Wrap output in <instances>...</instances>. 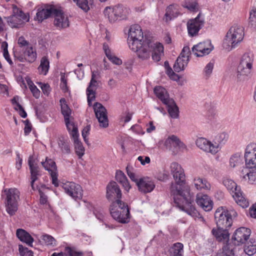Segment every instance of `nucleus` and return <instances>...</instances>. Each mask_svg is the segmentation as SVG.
Wrapping results in <instances>:
<instances>
[{
	"instance_id": "f257e3e1",
	"label": "nucleus",
	"mask_w": 256,
	"mask_h": 256,
	"mask_svg": "<svg viewBox=\"0 0 256 256\" xmlns=\"http://www.w3.org/2000/svg\"><path fill=\"white\" fill-rule=\"evenodd\" d=\"M170 170L171 174L175 180L172 183L170 191L172 194L175 196H180L185 200V204H180L175 198L174 201L176 206L193 218L198 217L199 213L192 204L194 200V194L190 192V187L185 184V174L181 166L176 162L170 164Z\"/></svg>"
},
{
	"instance_id": "f03ea898",
	"label": "nucleus",
	"mask_w": 256,
	"mask_h": 256,
	"mask_svg": "<svg viewBox=\"0 0 256 256\" xmlns=\"http://www.w3.org/2000/svg\"><path fill=\"white\" fill-rule=\"evenodd\" d=\"M132 50L136 52L138 58L142 62L149 60L152 57L155 62H159L164 54V46L160 42L144 40L140 43L134 42L130 45Z\"/></svg>"
},
{
	"instance_id": "7ed1b4c3",
	"label": "nucleus",
	"mask_w": 256,
	"mask_h": 256,
	"mask_svg": "<svg viewBox=\"0 0 256 256\" xmlns=\"http://www.w3.org/2000/svg\"><path fill=\"white\" fill-rule=\"evenodd\" d=\"M254 62V56L252 52L244 54L237 68L236 78L242 82L247 80L251 75Z\"/></svg>"
},
{
	"instance_id": "20e7f679",
	"label": "nucleus",
	"mask_w": 256,
	"mask_h": 256,
	"mask_svg": "<svg viewBox=\"0 0 256 256\" xmlns=\"http://www.w3.org/2000/svg\"><path fill=\"white\" fill-rule=\"evenodd\" d=\"M4 204L7 213L10 216L14 215L18 210L20 192L16 188H6Z\"/></svg>"
},
{
	"instance_id": "39448f33",
	"label": "nucleus",
	"mask_w": 256,
	"mask_h": 256,
	"mask_svg": "<svg viewBox=\"0 0 256 256\" xmlns=\"http://www.w3.org/2000/svg\"><path fill=\"white\" fill-rule=\"evenodd\" d=\"M112 216L119 222L126 224L128 222L130 216L128 205L120 200L114 202L110 208Z\"/></svg>"
},
{
	"instance_id": "423d86ee",
	"label": "nucleus",
	"mask_w": 256,
	"mask_h": 256,
	"mask_svg": "<svg viewBox=\"0 0 256 256\" xmlns=\"http://www.w3.org/2000/svg\"><path fill=\"white\" fill-rule=\"evenodd\" d=\"M244 28L240 25L232 26L226 33L225 40L232 48H236L243 40Z\"/></svg>"
},
{
	"instance_id": "0eeeda50",
	"label": "nucleus",
	"mask_w": 256,
	"mask_h": 256,
	"mask_svg": "<svg viewBox=\"0 0 256 256\" xmlns=\"http://www.w3.org/2000/svg\"><path fill=\"white\" fill-rule=\"evenodd\" d=\"M164 146L166 150L171 151L174 154L187 150L186 145L174 134L170 135L165 139Z\"/></svg>"
},
{
	"instance_id": "6e6552de",
	"label": "nucleus",
	"mask_w": 256,
	"mask_h": 256,
	"mask_svg": "<svg viewBox=\"0 0 256 256\" xmlns=\"http://www.w3.org/2000/svg\"><path fill=\"white\" fill-rule=\"evenodd\" d=\"M8 25L12 28H20L29 20L28 16L16 6H12V14L6 18Z\"/></svg>"
},
{
	"instance_id": "1a4fd4ad",
	"label": "nucleus",
	"mask_w": 256,
	"mask_h": 256,
	"mask_svg": "<svg viewBox=\"0 0 256 256\" xmlns=\"http://www.w3.org/2000/svg\"><path fill=\"white\" fill-rule=\"evenodd\" d=\"M214 218L217 226L228 228H230L232 224V215L229 211L223 208H218L215 212Z\"/></svg>"
},
{
	"instance_id": "9d476101",
	"label": "nucleus",
	"mask_w": 256,
	"mask_h": 256,
	"mask_svg": "<svg viewBox=\"0 0 256 256\" xmlns=\"http://www.w3.org/2000/svg\"><path fill=\"white\" fill-rule=\"evenodd\" d=\"M62 188L67 194L75 200L82 198V190L80 185L73 182H68L62 184Z\"/></svg>"
},
{
	"instance_id": "9b49d317",
	"label": "nucleus",
	"mask_w": 256,
	"mask_h": 256,
	"mask_svg": "<svg viewBox=\"0 0 256 256\" xmlns=\"http://www.w3.org/2000/svg\"><path fill=\"white\" fill-rule=\"evenodd\" d=\"M146 39L144 38V34L141 27L138 24L132 25L128 32V43L129 47L134 42L140 43Z\"/></svg>"
},
{
	"instance_id": "f8f14e48",
	"label": "nucleus",
	"mask_w": 256,
	"mask_h": 256,
	"mask_svg": "<svg viewBox=\"0 0 256 256\" xmlns=\"http://www.w3.org/2000/svg\"><path fill=\"white\" fill-rule=\"evenodd\" d=\"M94 109L100 126L103 128L108 127V121L106 108L101 104L96 102L94 106Z\"/></svg>"
},
{
	"instance_id": "ddd939ff",
	"label": "nucleus",
	"mask_w": 256,
	"mask_h": 256,
	"mask_svg": "<svg viewBox=\"0 0 256 256\" xmlns=\"http://www.w3.org/2000/svg\"><path fill=\"white\" fill-rule=\"evenodd\" d=\"M246 167L256 168V144L247 146L244 154Z\"/></svg>"
},
{
	"instance_id": "4468645a",
	"label": "nucleus",
	"mask_w": 256,
	"mask_h": 256,
	"mask_svg": "<svg viewBox=\"0 0 256 256\" xmlns=\"http://www.w3.org/2000/svg\"><path fill=\"white\" fill-rule=\"evenodd\" d=\"M42 164L44 169L48 170L50 175L52 183L55 186H58V170L55 162L52 159L46 158L45 162H42Z\"/></svg>"
},
{
	"instance_id": "2eb2a0df",
	"label": "nucleus",
	"mask_w": 256,
	"mask_h": 256,
	"mask_svg": "<svg viewBox=\"0 0 256 256\" xmlns=\"http://www.w3.org/2000/svg\"><path fill=\"white\" fill-rule=\"evenodd\" d=\"M214 47L210 41L200 42L193 46L192 52L196 56H203L209 54L213 50Z\"/></svg>"
},
{
	"instance_id": "dca6fc26",
	"label": "nucleus",
	"mask_w": 256,
	"mask_h": 256,
	"mask_svg": "<svg viewBox=\"0 0 256 256\" xmlns=\"http://www.w3.org/2000/svg\"><path fill=\"white\" fill-rule=\"evenodd\" d=\"M54 24L58 29L65 28L69 26L70 22L68 16L60 8L54 10Z\"/></svg>"
},
{
	"instance_id": "f3484780",
	"label": "nucleus",
	"mask_w": 256,
	"mask_h": 256,
	"mask_svg": "<svg viewBox=\"0 0 256 256\" xmlns=\"http://www.w3.org/2000/svg\"><path fill=\"white\" fill-rule=\"evenodd\" d=\"M196 146L205 152L214 154L218 152V145L204 138H198L196 141Z\"/></svg>"
},
{
	"instance_id": "a211bd4d",
	"label": "nucleus",
	"mask_w": 256,
	"mask_h": 256,
	"mask_svg": "<svg viewBox=\"0 0 256 256\" xmlns=\"http://www.w3.org/2000/svg\"><path fill=\"white\" fill-rule=\"evenodd\" d=\"M250 232V230L246 228L242 227L238 228L232 238L234 244L240 245L244 244L249 238Z\"/></svg>"
},
{
	"instance_id": "6ab92c4d",
	"label": "nucleus",
	"mask_w": 256,
	"mask_h": 256,
	"mask_svg": "<svg viewBox=\"0 0 256 256\" xmlns=\"http://www.w3.org/2000/svg\"><path fill=\"white\" fill-rule=\"evenodd\" d=\"M60 102L61 106L62 113L64 116L66 128L68 132H70L71 130L76 128L74 122L70 120L71 110L66 104L64 98H61Z\"/></svg>"
},
{
	"instance_id": "aec40b11",
	"label": "nucleus",
	"mask_w": 256,
	"mask_h": 256,
	"mask_svg": "<svg viewBox=\"0 0 256 256\" xmlns=\"http://www.w3.org/2000/svg\"><path fill=\"white\" fill-rule=\"evenodd\" d=\"M204 24V20L201 18L200 14L194 19L190 20L187 23L188 33L191 36H196Z\"/></svg>"
},
{
	"instance_id": "412c9836",
	"label": "nucleus",
	"mask_w": 256,
	"mask_h": 256,
	"mask_svg": "<svg viewBox=\"0 0 256 256\" xmlns=\"http://www.w3.org/2000/svg\"><path fill=\"white\" fill-rule=\"evenodd\" d=\"M28 164L30 172V186L32 189L34 190L38 189V186H35L34 183L40 176L39 168L36 160L32 156L28 158Z\"/></svg>"
},
{
	"instance_id": "4be33fe9",
	"label": "nucleus",
	"mask_w": 256,
	"mask_h": 256,
	"mask_svg": "<svg viewBox=\"0 0 256 256\" xmlns=\"http://www.w3.org/2000/svg\"><path fill=\"white\" fill-rule=\"evenodd\" d=\"M139 191L144 194L152 192L156 187L154 182L148 177L140 178L137 184Z\"/></svg>"
},
{
	"instance_id": "5701e85b",
	"label": "nucleus",
	"mask_w": 256,
	"mask_h": 256,
	"mask_svg": "<svg viewBox=\"0 0 256 256\" xmlns=\"http://www.w3.org/2000/svg\"><path fill=\"white\" fill-rule=\"evenodd\" d=\"M196 201L198 205L206 212L210 211L212 208V201L206 194H204L202 193L198 194H196Z\"/></svg>"
},
{
	"instance_id": "b1692460",
	"label": "nucleus",
	"mask_w": 256,
	"mask_h": 256,
	"mask_svg": "<svg viewBox=\"0 0 256 256\" xmlns=\"http://www.w3.org/2000/svg\"><path fill=\"white\" fill-rule=\"evenodd\" d=\"M106 197L108 200H120L122 197L121 190L115 182H110L106 186Z\"/></svg>"
},
{
	"instance_id": "393cba45",
	"label": "nucleus",
	"mask_w": 256,
	"mask_h": 256,
	"mask_svg": "<svg viewBox=\"0 0 256 256\" xmlns=\"http://www.w3.org/2000/svg\"><path fill=\"white\" fill-rule=\"evenodd\" d=\"M240 176L250 184H256V168H244L241 170Z\"/></svg>"
},
{
	"instance_id": "a878e982",
	"label": "nucleus",
	"mask_w": 256,
	"mask_h": 256,
	"mask_svg": "<svg viewBox=\"0 0 256 256\" xmlns=\"http://www.w3.org/2000/svg\"><path fill=\"white\" fill-rule=\"evenodd\" d=\"M69 132L74 140L76 153L78 156L79 158H81L84 154L85 150L82 142L78 138V128H76L72 129Z\"/></svg>"
},
{
	"instance_id": "bb28decb",
	"label": "nucleus",
	"mask_w": 256,
	"mask_h": 256,
	"mask_svg": "<svg viewBox=\"0 0 256 256\" xmlns=\"http://www.w3.org/2000/svg\"><path fill=\"white\" fill-rule=\"evenodd\" d=\"M192 185L198 190H209L211 188L210 183L206 178L200 176H196L193 178Z\"/></svg>"
},
{
	"instance_id": "cd10ccee",
	"label": "nucleus",
	"mask_w": 256,
	"mask_h": 256,
	"mask_svg": "<svg viewBox=\"0 0 256 256\" xmlns=\"http://www.w3.org/2000/svg\"><path fill=\"white\" fill-rule=\"evenodd\" d=\"M212 232L217 240L219 242H228L229 240L230 234L228 228H214Z\"/></svg>"
},
{
	"instance_id": "c85d7f7f",
	"label": "nucleus",
	"mask_w": 256,
	"mask_h": 256,
	"mask_svg": "<svg viewBox=\"0 0 256 256\" xmlns=\"http://www.w3.org/2000/svg\"><path fill=\"white\" fill-rule=\"evenodd\" d=\"M154 92L156 96L165 104L169 100L172 98H170L166 90L162 86H157L154 88Z\"/></svg>"
},
{
	"instance_id": "c756f323",
	"label": "nucleus",
	"mask_w": 256,
	"mask_h": 256,
	"mask_svg": "<svg viewBox=\"0 0 256 256\" xmlns=\"http://www.w3.org/2000/svg\"><path fill=\"white\" fill-rule=\"evenodd\" d=\"M56 8L54 6H50L48 8H42L38 10L36 13V20L40 22L43 20L48 18L51 15H54V10H56Z\"/></svg>"
},
{
	"instance_id": "7c9ffc66",
	"label": "nucleus",
	"mask_w": 256,
	"mask_h": 256,
	"mask_svg": "<svg viewBox=\"0 0 256 256\" xmlns=\"http://www.w3.org/2000/svg\"><path fill=\"white\" fill-rule=\"evenodd\" d=\"M16 234L17 237L20 241L26 243L29 246H32L34 238L26 230L22 229H18L16 230Z\"/></svg>"
},
{
	"instance_id": "2f4dec72",
	"label": "nucleus",
	"mask_w": 256,
	"mask_h": 256,
	"mask_svg": "<svg viewBox=\"0 0 256 256\" xmlns=\"http://www.w3.org/2000/svg\"><path fill=\"white\" fill-rule=\"evenodd\" d=\"M165 105L166 106L168 112L172 118H178V108L173 99L169 100Z\"/></svg>"
},
{
	"instance_id": "473e14b6",
	"label": "nucleus",
	"mask_w": 256,
	"mask_h": 256,
	"mask_svg": "<svg viewBox=\"0 0 256 256\" xmlns=\"http://www.w3.org/2000/svg\"><path fill=\"white\" fill-rule=\"evenodd\" d=\"M116 178L118 182L122 184L126 191H128L131 188L126 176L122 171L120 170H116Z\"/></svg>"
},
{
	"instance_id": "72a5a7b5",
	"label": "nucleus",
	"mask_w": 256,
	"mask_h": 256,
	"mask_svg": "<svg viewBox=\"0 0 256 256\" xmlns=\"http://www.w3.org/2000/svg\"><path fill=\"white\" fill-rule=\"evenodd\" d=\"M232 196L237 204L242 208H246L248 206V201L244 196L241 189L234 193Z\"/></svg>"
},
{
	"instance_id": "f704fd0d",
	"label": "nucleus",
	"mask_w": 256,
	"mask_h": 256,
	"mask_svg": "<svg viewBox=\"0 0 256 256\" xmlns=\"http://www.w3.org/2000/svg\"><path fill=\"white\" fill-rule=\"evenodd\" d=\"M243 164L242 156L240 153H236L232 154L230 158L229 165L231 168L240 167Z\"/></svg>"
},
{
	"instance_id": "c9c22d12",
	"label": "nucleus",
	"mask_w": 256,
	"mask_h": 256,
	"mask_svg": "<svg viewBox=\"0 0 256 256\" xmlns=\"http://www.w3.org/2000/svg\"><path fill=\"white\" fill-rule=\"evenodd\" d=\"M184 246L180 242L174 244L169 249L170 256H183Z\"/></svg>"
},
{
	"instance_id": "e433bc0d",
	"label": "nucleus",
	"mask_w": 256,
	"mask_h": 256,
	"mask_svg": "<svg viewBox=\"0 0 256 256\" xmlns=\"http://www.w3.org/2000/svg\"><path fill=\"white\" fill-rule=\"evenodd\" d=\"M223 184L232 196L234 193L240 190V186H238L233 180L230 178L224 179Z\"/></svg>"
},
{
	"instance_id": "4c0bfd02",
	"label": "nucleus",
	"mask_w": 256,
	"mask_h": 256,
	"mask_svg": "<svg viewBox=\"0 0 256 256\" xmlns=\"http://www.w3.org/2000/svg\"><path fill=\"white\" fill-rule=\"evenodd\" d=\"M103 50L105 52L106 57L114 64L120 65L122 64V61L119 58L115 56L112 53L109 48L108 45L104 43L103 44Z\"/></svg>"
},
{
	"instance_id": "58836bf2",
	"label": "nucleus",
	"mask_w": 256,
	"mask_h": 256,
	"mask_svg": "<svg viewBox=\"0 0 256 256\" xmlns=\"http://www.w3.org/2000/svg\"><path fill=\"white\" fill-rule=\"evenodd\" d=\"M190 58L178 56L174 65V69L176 72H180L184 70L187 66Z\"/></svg>"
},
{
	"instance_id": "ea45409f",
	"label": "nucleus",
	"mask_w": 256,
	"mask_h": 256,
	"mask_svg": "<svg viewBox=\"0 0 256 256\" xmlns=\"http://www.w3.org/2000/svg\"><path fill=\"white\" fill-rule=\"evenodd\" d=\"M179 12L178 10L172 6H170L166 9V12L164 18V20L166 22H168L172 18L178 16Z\"/></svg>"
},
{
	"instance_id": "a19ab883",
	"label": "nucleus",
	"mask_w": 256,
	"mask_h": 256,
	"mask_svg": "<svg viewBox=\"0 0 256 256\" xmlns=\"http://www.w3.org/2000/svg\"><path fill=\"white\" fill-rule=\"evenodd\" d=\"M24 58L30 62H34L36 58V53L32 46L22 52Z\"/></svg>"
},
{
	"instance_id": "79ce46f5",
	"label": "nucleus",
	"mask_w": 256,
	"mask_h": 256,
	"mask_svg": "<svg viewBox=\"0 0 256 256\" xmlns=\"http://www.w3.org/2000/svg\"><path fill=\"white\" fill-rule=\"evenodd\" d=\"M216 256H235L234 246L230 244H226L222 247V251L218 252Z\"/></svg>"
},
{
	"instance_id": "37998d69",
	"label": "nucleus",
	"mask_w": 256,
	"mask_h": 256,
	"mask_svg": "<svg viewBox=\"0 0 256 256\" xmlns=\"http://www.w3.org/2000/svg\"><path fill=\"white\" fill-rule=\"evenodd\" d=\"M112 8L119 19L124 18L128 14V10L122 4H118Z\"/></svg>"
},
{
	"instance_id": "c03bdc74",
	"label": "nucleus",
	"mask_w": 256,
	"mask_h": 256,
	"mask_svg": "<svg viewBox=\"0 0 256 256\" xmlns=\"http://www.w3.org/2000/svg\"><path fill=\"white\" fill-rule=\"evenodd\" d=\"M50 68V62L46 56H44L40 60V64L38 68L40 74L46 75Z\"/></svg>"
},
{
	"instance_id": "a18cd8bd",
	"label": "nucleus",
	"mask_w": 256,
	"mask_h": 256,
	"mask_svg": "<svg viewBox=\"0 0 256 256\" xmlns=\"http://www.w3.org/2000/svg\"><path fill=\"white\" fill-rule=\"evenodd\" d=\"M228 134L226 132L218 134L214 139V144L218 145V150L220 144H225L228 139Z\"/></svg>"
},
{
	"instance_id": "49530a36",
	"label": "nucleus",
	"mask_w": 256,
	"mask_h": 256,
	"mask_svg": "<svg viewBox=\"0 0 256 256\" xmlns=\"http://www.w3.org/2000/svg\"><path fill=\"white\" fill-rule=\"evenodd\" d=\"M244 251L249 256H252L256 252V240L250 239L244 247Z\"/></svg>"
},
{
	"instance_id": "de8ad7c7",
	"label": "nucleus",
	"mask_w": 256,
	"mask_h": 256,
	"mask_svg": "<svg viewBox=\"0 0 256 256\" xmlns=\"http://www.w3.org/2000/svg\"><path fill=\"white\" fill-rule=\"evenodd\" d=\"M58 147L60 148L62 152L64 154H69L70 150L68 140L65 139L64 137L60 138L58 142Z\"/></svg>"
},
{
	"instance_id": "09e8293b",
	"label": "nucleus",
	"mask_w": 256,
	"mask_h": 256,
	"mask_svg": "<svg viewBox=\"0 0 256 256\" xmlns=\"http://www.w3.org/2000/svg\"><path fill=\"white\" fill-rule=\"evenodd\" d=\"M104 14L110 22H114L119 20L116 14L112 10V7H106L104 10Z\"/></svg>"
},
{
	"instance_id": "8fccbe9b",
	"label": "nucleus",
	"mask_w": 256,
	"mask_h": 256,
	"mask_svg": "<svg viewBox=\"0 0 256 256\" xmlns=\"http://www.w3.org/2000/svg\"><path fill=\"white\" fill-rule=\"evenodd\" d=\"M41 239L47 246L54 247L56 246V240L54 238L49 234H42Z\"/></svg>"
},
{
	"instance_id": "3c124183",
	"label": "nucleus",
	"mask_w": 256,
	"mask_h": 256,
	"mask_svg": "<svg viewBox=\"0 0 256 256\" xmlns=\"http://www.w3.org/2000/svg\"><path fill=\"white\" fill-rule=\"evenodd\" d=\"M126 173L130 180L135 182L137 185L140 178H138V176L134 172L132 167L130 165H128L126 168Z\"/></svg>"
},
{
	"instance_id": "603ef678",
	"label": "nucleus",
	"mask_w": 256,
	"mask_h": 256,
	"mask_svg": "<svg viewBox=\"0 0 256 256\" xmlns=\"http://www.w3.org/2000/svg\"><path fill=\"white\" fill-rule=\"evenodd\" d=\"M18 44L20 47V52H22L32 46L24 36H20L18 38Z\"/></svg>"
},
{
	"instance_id": "864d4df0",
	"label": "nucleus",
	"mask_w": 256,
	"mask_h": 256,
	"mask_svg": "<svg viewBox=\"0 0 256 256\" xmlns=\"http://www.w3.org/2000/svg\"><path fill=\"white\" fill-rule=\"evenodd\" d=\"M27 83L28 86L29 88L30 91L32 93L34 96L36 98H38L40 97V91L37 88V87L30 80V79L28 80Z\"/></svg>"
},
{
	"instance_id": "5fc2aeb1",
	"label": "nucleus",
	"mask_w": 256,
	"mask_h": 256,
	"mask_svg": "<svg viewBox=\"0 0 256 256\" xmlns=\"http://www.w3.org/2000/svg\"><path fill=\"white\" fill-rule=\"evenodd\" d=\"M92 86H88L86 90L87 97H88V102L89 106H92V102L95 100V92L92 88Z\"/></svg>"
},
{
	"instance_id": "6e6d98bb",
	"label": "nucleus",
	"mask_w": 256,
	"mask_h": 256,
	"mask_svg": "<svg viewBox=\"0 0 256 256\" xmlns=\"http://www.w3.org/2000/svg\"><path fill=\"white\" fill-rule=\"evenodd\" d=\"M12 104H16V106L15 107V109L17 110H18L19 114L23 118H25L27 116V114L25 110H24L22 106L18 102H17L16 98H14L12 100Z\"/></svg>"
},
{
	"instance_id": "4d7b16f0",
	"label": "nucleus",
	"mask_w": 256,
	"mask_h": 256,
	"mask_svg": "<svg viewBox=\"0 0 256 256\" xmlns=\"http://www.w3.org/2000/svg\"><path fill=\"white\" fill-rule=\"evenodd\" d=\"M77 5L84 12H87L90 10V6L88 0H74Z\"/></svg>"
},
{
	"instance_id": "13d9d810",
	"label": "nucleus",
	"mask_w": 256,
	"mask_h": 256,
	"mask_svg": "<svg viewBox=\"0 0 256 256\" xmlns=\"http://www.w3.org/2000/svg\"><path fill=\"white\" fill-rule=\"evenodd\" d=\"M100 77V72L98 71H93L92 74V78L90 82V86H96L95 84L97 82L96 80Z\"/></svg>"
},
{
	"instance_id": "bf43d9fd",
	"label": "nucleus",
	"mask_w": 256,
	"mask_h": 256,
	"mask_svg": "<svg viewBox=\"0 0 256 256\" xmlns=\"http://www.w3.org/2000/svg\"><path fill=\"white\" fill-rule=\"evenodd\" d=\"M249 18L251 25L256 28V8L250 10Z\"/></svg>"
},
{
	"instance_id": "052dcab7",
	"label": "nucleus",
	"mask_w": 256,
	"mask_h": 256,
	"mask_svg": "<svg viewBox=\"0 0 256 256\" xmlns=\"http://www.w3.org/2000/svg\"><path fill=\"white\" fill-rule=\"evenodd\" d=\"M214 68V64L210 62H208L206 66H205L204 68V73L205 74V76L206 78L210 77V74H212V70Z\"/></svg>"
},
{
	"instance_id": "680f3d73",
	"label": "nucleus",
	"mask_w": 256,
	"mask_h": 256,
	"mask_svg": "<svg viewBox=\"0 0 256 256\" xmlns=\"http://www.w3.org/2000/svg\"><path fill=\"white\" fill-rule=\"evenodd\" d=\"M19 250L22 256H33L32 250H28L26 248H24L22 245H19Z\"/></svg>"
},
{
	"instance_id": "e2e57ef3",
	"label": "nucleus",
	"mask_w": 256,
	"mask_h": 256,
	"mask_svg": "<svg viewBox=\"0 0 256 256\" xmlns=\"http://www.w3.org/2000/svg\"><path fill=\"white\" fill-rule=\"evenodd\" d=\"M191 52L189 46H184L182 50L180 56L186 58H189V56Z\"/></svg>"
},
{
	"instance_id": "0e129e2a",
	"label": "nucleus",
	"mask_w": 256,
	"mask_h": 256,
	"mask_svg": "<svg viewBox=\"0 0 256 256\" xmlns=\"http://www.w3.org/2000/svg\"><path fill=\"white\" fill-rule=\"evenodd\" d=\"M66 252L70 255V256H83L82 252H76L69 247L66 248Z\"/></svg>"
},
{
	"instance_id": "69168bd1",
	"label": "nucleus",
	"mask_w": 256,
	"mask_h": 256,
	"mask_svg": "<svg viewBox=\"0 0 256 256\" xmlns=\"http://www.w3.org/2000/svg\"><path fill=\"white\" fill-rule=\"evenodd\" d=\"M24 122L25 124V126L24 128V132L25 135H28L32 130V125L28 121V120L24 121Z\"/></svg>"
},
{
	"instance_id": "338daca9",
	"label": "nucleus",
	"mask_w": 256,
	"mask_h": 256,
	"mask_svg": "<svg viewBox=\"0 0 256 256\" xmlns=\"http://www.w3.org/2000/svg\"><path fill=\"white\" fill-rule=\"evenodd\" d=\"M185 7L190 11H195L198 9V4L196 2H188L186 4Z\"/></svg>"
},
{
	"instance_id": "774afa93",
	"label": "nucleus",
	"mask_w": 256,
	"mask_h": 256,
	"mask_svg": "<svg viewBox=\"0 0 256 256\" xmlns=\"http://www.w3.org/2000/svg\"><path fill=\"white\" fill-rule=\"evenodd\" d=\"M249 214L250 217L256 218V203L254 204L249 210Z\"/></svg>"
}]
</instances>
